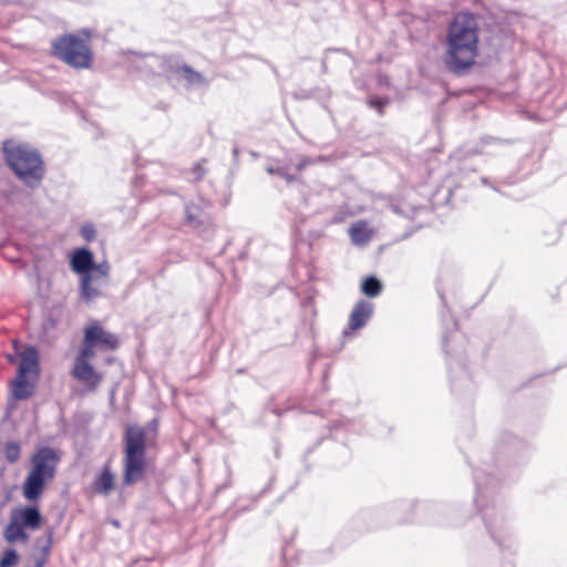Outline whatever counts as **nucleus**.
Wrapping results in <instances>:
<instances>
[{"label": "nucleus", "instance_id": "nucleus-9", "mask_svg": "<svg viewBox=\"0 0 567 567\" xmlns=\"http://www.w3.org/2000/svg\"><path fill=\"white\" fill-rule=\"evenodd\" d=\"M147 66L154 70V73L158 75H166L168 79L172 75L179 74L183 62L179 55H156L148 54L147 55Z\"/></svg>", "mask_w": 567, "mask_h": 567}, {"label": "nucleus", "instance_id": "nucleus-26", "mask_svg": "<svg viewBox=\"0 0 567 567\" xmlns=\"http://www.w3.org/2000/svg\"><path fill=\"white\" fill-rule=\"evenodd\" d=\"M390 100L388 97H371L368 101L369 106L377 109L378 113L380 115L383 114V109L385 105H388Z\"/></svg>", "mask_w": 567, "mask_h": 567}, {"label": "nucleus", "instance_id": "nucleus-29", "mask_svg": "<svg viewBox=\"0 0 567 567\" xmlns=\"http://www.w3.org/2000/svg\"><path fill=\"white\" fill-rule=\"evenodd\" d=\"M483 518L485 519L486 527H487L492 538H494L498 544H502V542L498 539V537L496 535V524L492 523L488 513H485L483 515Z\"/></svg>", "mask_w": 567, "mask_h": 567}, {"label": "nucleus", "instance_id": "nucleus-21", "mask_svg": "<svg viewBox=\"0 0 567 567\" xmlns=\"http://www.w3.org/2000/svg\"><path fill=\"white\" fill-rule=\"evenodd\" d=\"M4 456L8 463L13 464L21 456V445L17 441H10L4 444Z\"/></svg>", "mask_w": 567, "mask_h": 567}, {"label": "nucleus", "instance_id": "nucleus-15", "mask_svg": "<svg viewBox=\"0 0 567 567\" xmlns=\"http://www.w3.org/2000/svg\"><path fill=\"white\" fill-rule=\"evenodd\" d=\"M3 536L6 540L9 543H13L17 540L25 542L29 538L28 534L24 530V527L19 522L17 516H14L13 514H11V520L4 528Z\"/></svg>", "mask_w": 567, "mask_h": 567}, {"label": "nucleus", "instance_id": "nucleus-31", "mask_svg": "<svg viewBox=\"0 0 567 567\" xmlns=\"http://www.w3.org/2000/svg\"><path fill=\"white\" fill-rule=\"evenodd\" d=\"M25 567H44V559L43 558H38L33 566H25Z\"/></svg>", "mask_w": 567, "mask_h": 567}, {"label": "nucleus", "instance_id": "nucleus-34", "mask_svg": "<svg viewBox=\"0 0 567 567\" xmlns=\"http://www.w3.org/2000/svg\"><path fill=\"white\" fill-rule=\"evenodd\" d=\"M7 360L10 363H14L16 362V357L13 354H7Z\"/></svg>", "mask_w": 567, "mask_h": 567}, {"label": "nucleus", "instance_id": "nucleus-7", "mask_svg": "<svg viewBox=\"0 0 567 567\" xmlns=\"http://www.w3.org/2000/svg\"><path fill=\"white\" fill-rule=\"evenodd\" d=\"M39 351L33 346H28L20 353V363L17 371V377L12 381V395L17 400H25L33 393V385L28 381V374L39 377Z\"/></svg>", "mask_w": 567, "mask_h": 567}, {"label": "nucleus", "instance_id": "nucleus-33", "mask_svg": "<svg viewBox=\"0 0 567 567\" xmlns=\"http://www.w3.org/2000/svg\"><path fill=\"white\" fill-rule=\"evenodd\" d=\"M233 156H234V158H235L236 161L238 159V156H239V150H238V147H237V146H235V147L233 148Z\"/></svg>", "mask_w": 567, "mask_h": 567}, {"label": "nucleus", "instance_id": "nucleus-17", "mask_svg": "<svg viewBox=\"0 0 567 567\" xmlns=\"http://www.w3.org/2000/svg\"><path fill=\"white\" fill-rule=\"evenodd\" d=\"M178 75H181L187 82V84L190 86H193V85L206 86L208 84V81L205 79V76L200 72L194 70L190 65H188L186 63L183 64L181 73Z\"/></svg>", "mask_w": 567, "mask_h": 567}, {"label": "nucleus", "instance_id": "nucleus-32", "mask_svg": "<svg viewBox=\"0 0 567 567\" xmlns=\"http://www.w3.org/2000/svg\"><path fill=\"white\" fill-rule=\"evenodd\" d=\"M309 161L308 159H302L298 165H297V169L298 171H302L307 165H308Z\"/></svg>", "mask_w": 567, "mask_h": 567}, {"label": "nucleus", "instance_id": "nucleus-1", "mask_svg": "<svg viewBox=\"0 0 567 567\" xmlns=\"http://www.w3.org/2000/svg\"><path fill=\"white\" fill-rule=\"evenodd\" d=\"M478 54V16L461 11L453 16L446 32L444 63L455 75L466 74Z\"/></svg>", "mask_w": 567, "mask_h": 567}, {"label": "nucleus", "instance_id": "nucleus-14", "mask_svg": "<svg viewBox=\"0 0 567 567\" xmlns=\"http://www.w3.org/2000/svg\"><path fill=\"white\" fill-rule=\"evenodd\" d=\"M92 491L96 494L109 495L115 488V476L109 466H105L101 474L91 485Z\"/></svg>", "mask_w": 567, "mask_h": 567}, {"label": "nucleus", "instance_id": "nucleus-6", "mask_svg": "<svg viewBox=\"0 0 567 567\" xmlns=\"http://www.w3.org/2000/svg\"><path fill=\"white\" fill-rule=\"evenodd\" d=\"M93 266L94 256L90 249L78 248L74 250L70 260V267L72 271L81 276L80 296L86 303L102 296L99 287L93 286Z\"/></svg>", "mask_w": 567, "mask_h": 567}, {"label": "nucleus", "instance_id": "nucleus-12", "mask_svg": "<svg viewBox=\"0 0 567 567\" xmlns=\"http://www.w3.org/2000/svg\"><path fill=\"white\" fill-rule=\"evenodd\" d=\"M373 315V305L365 300L358 301L349 317V329L357 330L364 327Z\"/></svg>", "mask_w": 567, "mask_h": 567}, {"label": "nucleus", "instance_id": "nucleus-38", "mask_svg": "<svg viewBox=\"0 0 567 567\" xmlns=\"http://www.w3.org/2000/svg\"><path fill=\"white\" fill-rule=\"evenodd\" d=\"M482 182H483L484 184H487V179H486V178H483V179H482Z\"/></svg>", "mask_w": 567, "mask_h": 567}, {"label": "nucleus", "instance_id": "nucleus-16", "mask_svg": "<svg viewBox=\"0 0 567 567\" xmlns=\"http://www.w3.org/2000/svg\"><path fill=\"white\" fill-rule=\"evenodd\" d=\"M110 265L107 261H102L100 264H95L92 268V271L94 274L93 278V286L99 287V289L102 291V288L109 285L110 281Z\"/></svg>", "mask_w": 567, "mask_h": 567}, {"label": "nucleus", "instance_id": "nucleus-4", "mask_svg": "<svg viewBox=\"0 0 567 567\" xmlns=\"http://www.w3.org/2000/svg\"><path fill=\"white\" fill-rule=\"evenodd\" d=\"M60 460L59 453L51 446L37 449L31 456V470L22 485L23 496L28 501L38 499L45 484L54 480Z\"/></svg>", "mask_w": 567, "mask_h": 567}, {"label": "nucleus", "instance_id": "nucleus-10", "mask_svg": "<svg viewBox=\"0 0 567 567\" xmlns=\"http://www.w3.org/2000/svg\"><path fill=\"white\" fill-rule=\"evenodd\" d=\"M74 379L85 384L90 391H95L101 384L103 377L95 371L93 365L86 361H74L71 370Z\"/></svg>", "mask_w": 567, "mask_h": 567}, {"label": "nucleus", "instance_id": "nucleus-13", "mask_svg": "<svg viewBox=\"0 0 567 567\" xmlns=\"http://www.w3.org/2000/svg\"><path fill=\"white\" fill-rule=\"evenodd\" d=\"M12 514L17 516L24 528L34 530L41 526L42 515L37 506H25L13 509Z\"/></svg>", "mask_w": 567, "mask_h": 567}, {"label": "nucleus", "instance_id": "nucleus-25", "mask_svg": "<svg viewBox=\"0 0 567 567\" xmlns=\"http://www.w3.org/2000/svg\"><path fill=\"white\" fill-rule=\"evenodd\" d=\"M266 172L270 175H278L286 179L288 183H292L297 179V177L290 173L287 172L285 167H274V166H267Z\"/></svg>", "mask_w": 567, "mask_h": 567}, {"label": "nucleus", "instance_id": "nucleus-24", "mask_svg": "<svg viewBox=\"0 0 567 567\" xmlns=\"http://www.w3.org/2000/svg\"><path fill=\"white\" fill-rule=\"evenodd\" d=\"M53 535H54V530L51 527V528H49L47 530L44 544L41 545V554H42V556L40 558L44 559V564L47 563V559H48V557L50 555V551H51V547H52V544H53Z\"/></svg>", "mask_w": 567, "mask_h": 567}, {"label": "nucleus", "instance_id": "nucleus-19", "mask_svg": "<svg viewBox=\"0 0 567 567\" xmlns=\"http://www.w3.org/2000/svg\"><path fill=\"white\" fill-rule=\"evenodd\" d=\"M361 290L368 297L373 298L381 293L382 284L377 277L370 276L362 281Z\"/></svg>", "mask_w": 567, "mask_h": 567}, {"label": "nucleus", "instance_id": "nucleus-22", "mask_svg": "<svg viewBox=\"0 0 567 567\" xmlns=\"http://www.w3.org/2000/svg\"><path fill=\"white\" fill-rule=\"evenodd\" d=\"M351 239L355 244H362L368 240L364 224L352 225L349 229Z\"/></svg>", "mask_w": 567, "mask_h": 567}, {"label": "nucleus", "instance_id": "nucleus-27", "mask_svg": "<svg viewBox=\"0 0 567 567\" xmlns=\"http://www.w3.org/2000/svg\"><path fill=\"white\" fill-rule=\"evenodd\" d=\"M81 235L86 241H93L96 236L95 227L92 224H85L81 227Z\"/></svg>", "mask_w": 567, "mask_h": 567}, {"label": "nucleus", "instance_id": "nucleus-28", "mask_svg": "<svg viewBox=\"0 0 567 567\" xmlns=\"http://www.w3.org/2000/svg\"><path fill=\"white\" fill-rule=\"evenodd\" d=\"M206 159H202V162H198L194 165V167L192 168V173L194 175V179L195 181H202L204 178V176L206 175V169L205 167L203 166V163H205Z\"/></svg>", "mask_w": 567, "mask_h": 567}, {"label": "nucleus", "instance_id": "nucleus-11", "mask_svg": "<svg viewBox=\"0 0 567 567\" xmlns=\"http://www.w3.org/2000/svg\"><path fill=\"white\" fill-rule=\"evenodd\" d=\"M93 336V346L96 348L102 347L106 350H116L120 346L116 334L104 330V328L95 322L89 326L84 331V337Z\"/></svg>", "mask_w": 567, "mask_h": 567}, {"label": "nucleus", "instance_id": "nucleus-5", "mask_svg": "<svg viewBox=\"0 0 567 567\" xmlns=\"http://www.w3.org/2000/svg\"><path fill=\"white\" fill-rule=\"evenodd\" d=\"M55 58L74 69H87L93 62V52L87 40L74 34H64L52 41Z\"/></svg>", "mask_w": 567, "mask_h": 567}, {"label": "nucleus", "instance_id": "nucleus-8", "mask_svg": "<svg viewBox=\"0 0 567 567\" xmlns=\"http://www.w3.org/2000/svg\"><path fill=\"white\" fill-rule=\"evenodd\" d=\"M212 203L203 197L189 202L185 205V225L193 229H200L207 226L212 218L209 209Z\"/></svg>", "mask_w": 567, "mask_h": 567}, {"label": "nucleus", "instance_id": "nucleus-30", "mask_svg": "<svg viewBox=\"0 0 567 567\" xmlns=\"http://www.w3.org/2000/svg\"><path fill=\"white\" fill-rule=\"evenodd\" d=\"M496 142H504L503 140H499V138H496V137H493V136H484L482 137V143L483 144H492V143H496Z\"/></svg>", "mask_w": 567, "mask_h": 567}, {"label": "nucleus", "instance_id": "nucleus-3", "mask_svg": "<svg viewBox=\"0 0 567 567\" xmlns=\"http://www.w3.org/2000/svg\"><path fill=\"white\" fill-rule=\"evenodd\" d=\"M2 151L7 165L25 186L35 188L41 184L45 168L42 156L35 148L25 143L7 140Z\"/></svg>", "mask_w": 567, "mask_h": 567}, {"label": "nucleus", "instance_id": "nucleus-35", "mask_svg": "<svg viewBox=\"0 0 567 567\" xmlns=\"http://www.w3.org/2000/svg\"><path fill=\"white\" fill-rule=\"evenodd\" d=\"M321 65H322V71L326 72V70H327V62L324 60L322 61Z\"/></svg>", "mask_w": 567, "mask_h": 567}, {"label": "nucleus", "instance_id": "nucleus-18", "mask_svg": "<svg viewBox=\"0 0 567 567\" xmlns=\"http://www.w3.org/2000/svg\"><path fill=\"white\" fill-rule=\"evenodd\" d=\"M95 346H93V336L84 337L81 349L75 357L74 361H86L90 362L95 357Z\"/></svg>", "mask_w": 567, "mask_h": 567}, {"label": "nucleus", "instance_id": "nucleus-37", "mask_svg": "<svg viewBox=\"0 0 567 567\" xmlns=\"http://www.w3.org/2000/svg\"><path fill=\"white\" fill-rule=\"evenodd\" d=\"M113 525L118 526V522H117V520H114V522H113Z\"/></svg>", "mask_w": 567, "mask_h": 567}, {"label": "nucleus", "instance_id": "nucleus-2", "mask_svg": "<svg viewBox=\"0 0 567 567\" xmlns=\"http://www.w3.org/2000/svg\"><path fill=\"white\" fill-rule=\"evenodd\" d=\"M157 420L153 419L146 426L128 425L124 433V475L123 483L133 485L145 473L146 442L151 432L156 435Z\"/></svg>", "mask_w": 567, "mask_h": 567}, {"label": "nucleus", "instance_id": "nucleus-23", "mask_svg": "<svg viewBox=\"0 0 567 567\" xmlns=\"http://www.w3.org/2000/svg\"><path fill=\"white\" fill-rule=\"evenodd\" d=\"M19 563V554L13 548L4 550L0 557V567H13Z\"/></svg>", "mask_w": 567, "mask_h": 567}, {"label": "nucleus", "instance_id": "nucleus-20", "mask_svg": "<svg viewBox=\"0 0 567 567\" xmlns=\"http://www.w3.org/2000/svg\"><path fill=\"white\" fill-rule=\"evenodd\" d=\"M474 481L476 484L475 503L477 506H480L481 498L485 497L488 494L489 486L494 488L496 486V483L494 478H491V481L486 485H484L480 472H474Z\"/></svg>", "mask_w": 567, "mask_h": 567}, {"label": "nucleus", "instance_id": "nucleus-36", "mask_svg": "<svg viewBox=\"0 0 567 567\" xmlns=\"http://www.w3.org/2000/svg\"><path fill=\"white\" fill-rule=\"evenodd\" d=\"M106 362H107V363H112V362H113V359H112V358H109V359L106 360Z\"/></svg>", "mask_w": 567, "mask_h": 567}]
</instances>
